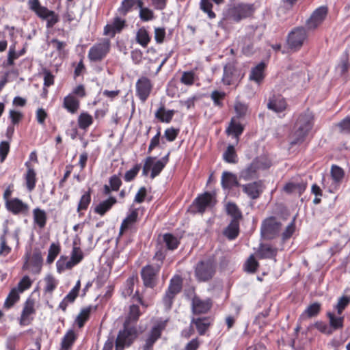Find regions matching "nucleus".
Instances as JSON below:
<instances>
[{"label": "nucleus", "mask_w": 350, "mask_h": 350, "mask_svg": "<svg viewBox=\"0 0 350 350\" xmlns=\"http://www.w3.org/2000/svg\"><path fill=\"white\" fill-rule=\"evenodd\" d=\"M79 104V100L73 94H68L64 98L63 107L72 114L78 111Z\"/></svg>", "instance_id": "nucleus-29"}, {"label": "nucleus", "mask_w": 350, "mask_h": 350, "mask_svg": "<svg viewBox=\"0 0 350 350\" xmlns=\"http://www.w3.org/2000/svg\"><path fill=\"white\" fill-rule=\"evenodd\" d=\"M125 26V20L115 17L113 21L107 24L104 28V34L113 36L117 32H120Z\"/></svg>", "instance_id": "nucleus-23"}, {"label": "nucleus", "mask_w": 350, "mask_h": 350, "mask_svg": "<svg viewBox=\"0 0 350 350\" xmlns=\"http://www.w3.org/2000/svg\"><path fill=\"white\" fill-rule=\"evenodd\" d=\"M60 252V246L59 244H56L55 243H53L51 244L49 251H48V256L46 258V262L49 264H51L57 255Z\"/></svg>", "instance_id": "nucleus-47"}, {"label": "nucleus", "mask_w": 350, "mask_h": 350, "mask_svg": "<svg viewBox=\"0 0 350 350\" xmlns=\"http://www.w3.org/2000/svg\"><path fill=\"white\" fill-rule=\"evenodd\" d=\"M159 271V265L150 264L144 267L140 273L144 285L147 288H154L157 284Z\"/></svg>", "instance_id": "nucleus-9"}, {"label": "nucleus", "mask_w": 350, "mask_h": 350, "mask_svg": "<svg viewBox=\"0 0 350 350\" xmlns=\"http://www.w3.org/2000/svg\"><path fill=\"white\" fill-rule=\"evenodd\" d=\"M248 107L246 104L240 101H236L234 104V111L236 112V118H241L245 116L247 112Z\"/></svg>", "instance_id": "nucleus-54"}, {"label": "nucleus", "mask_w": 350, "mask_h": 350, "mask_svg": "<svg viewBox=\"0 0 350 350\" xmlns=\"http://www.w3.org/2000/svg\"><path fill=\"white\" fill-rule=\"evenodd\" d=\"M265 67L266 64L264 62H260L256 66L253 67L250 73V80L260 84L265 78Z\"/></svg>", "instance_id": "nucleus-24"}, {"label": "nucleus", "mask_w": 350, "mask_h": 350, "mask_svg": "<svg viewBox=\"0 0 350 350\" xmlns=\"http://www.w3.org/2000/svg\"><path fill=\"white\" fill-rule=\"evenodd\" d=\"M129 213L122 221L120 228V234H122L123 232L131 228V226L137 221L138 219V209L133 208V206H131L129 209Z\"/></svg>", "instance_id": "nucleus-22"}, {"label": "nucleus", "mask_w": 350, "mask_h": 350, "mask_svg": "<svg viewBox=\"0 0 350 350\" xmlns=\"http://www.w3.org/2000/svg\"><path fill=\"white\" fill-rule=\"evenodd\" d=\"M174 114V110H165L164 105H162L155 112L154 116L161 122L169 123Z\"/></svg>", "instance_id": "nucleus-31"}, {"label": "nucleus", "mask_w": 350, "mask_h": 350, "mask_svg": "<svg viewBox=\"0 0 350 350\" xmlns=\"http://www.w3.org/2000/svg\"><path fill=\"white\" fill-rule=\"evenodd\" d=\"M226 93L224 92L218 90H214L211 94V98L213 101L215 106L219 107H223L222 100L224 99Z\"/></svg>", "instance_id": "nucleus-49"}, {"label": "nucleus", "mask_w": 350, "mask_h": 350, "mask_svg": "<svg viewBox=\"0 0 350 350\" xmlns=\"http://www.w3.org/2000/svg\"><path fill=\"white\" fill-rule=\"evenodd\" d=\"M35 301L33 299L28 298L24 303L23 308L21 312L19 323L21 325H27L33 320L31 317L35 314Z\"/></svg>", "instance_id": "nucleus-16"}, {"label": "nucleus", "mask_w": 350, "mask_h": 350, "mask_svg": "<svg viewBox=\"0 0 350 350\" xmlns=\"http://www.w3.org/2000/svg\"><path fill=\"white\" fill-rule=\"evenodd\" d=\"M239 222L240 221H231L225 229L224 234L228 239L233 240L239 235Z\"/></svg>", "instance_id": "nucleus-34"}, {"label": "nucleus", "mask_w": 350, "mask_h": 350, "mask_svg": "<svg viewBox=\"0 0 350 350\" xmlns=\"http://www.w3.org/2000/svg\"><path fill=\"white\" fill-rule=\"evenodd\" d=\"M91 196L90 191L85 193L81 198L78 204L77 211L86 210L90 203Z\"/></svg>", "instance_id": "nucleus-57"}, {"label": "nucleus", "mask_w": 350, "mask_h": 350, "mask_svg": "<svg viewBox=\"0 0 350 350\" xmlns=\"http://www.w3.org/2000/svg\"><path fill=\"white\" fill-rule=\"evenodd\" d=\"M281 223L275 217L266 219L261 226V233L267 239H272L279 234L281 229Z\"/></svg>", "instance_id": "nucleus-11"}, {"label": "nucleus", "mask_w": 350, "mask_h": 350, "mask_svg": "<svg viewBox=\"0 0 350 350\" xmlns=\"http://www.w3.org/2000/svg\"><path fill=\"white\" fill-rule=\"evenodd\" d=\"M110 46V41L108 39H104L101 42L94 44L88 51V59L92 62H100L109 53Z\"/></svg>", "instance_id": "nucleus-7"}, {"label": "nucleus", "mask_w": 350, "mask_h": 350, "mask_svg": "<svg viewBox=\"0 0 350 350\" xmlns=\"http://www.w3.org/2000/svg\"><path fill=\"white\" fill-rule=\"evenodd\" d=\"M117 200L115 197H109L108 199L103 200L95 206L94 211L95 213L103 216L108 212L113 206L116 204Z\"/></svg>", "instance_id": "nucleus-25"}, {"label": "nucleus", "mask_w": 350, "mask_h": 350, "mask_svg": "<svg viewBox=\"0 0 350 350\" xmlns=\"http://www.w3.org/2000/svg\"><path fill=\"white\" fill-rule=\"evenodd\" d=\"M137 336V330L135 327L130 326L127 322L124 323V329L118 333L116 340V350H123L125 347H129L133 342Z\"/></svg>", "instance_id": "nucleus-5"}, {"label": "nucleus", "mask_w": 350, "mask_h": 350, "mask_svg": "<svg viewBox=\"0 0 350 350\" xmlns=\"http://www.w3.org/2000/svg\"><path fill=\"white\" fill-rule=\"evenodd\" d=\"M226 212L232 217L231 221H240L242 219V213L238 206L232 202H229L226 204Z\"/></svg>", "instance_id": "nucleus-40"}, {"label": "nucleus", "mask_w": 350, "mask_h": 350, "mask_svg": "<svg viewBox=\"0 0 350 350\" xmlns=\"http://www.w3.org/2000/svg\"><path fill=\"white\" fill-rule=\"evenodd\" d=\"M150 39L148 31L144 27L140 28L136 33V42L142 47H146L150 42Z\"/></svg>", "instance_id": "nucleus-36"}, {"label": "nucleus", "mask_w": 350, "mask_h": 350, "mask_svg": "<svg viewBox=\"0 0 350 350\" xmlns=\"http://www.w3.org/2000/svg\"><path fill=\"white\" fill-rule=\"evenodd\" d=\"M211 307L209 300H202L198 297H194L192 300V310L195 314H204L207 312Z\"/></svg>", "instance_id": "nucleus-26"}, {"label": "nucleus", "mask_w": 350, "mask_h": 350, "mask_svg": "<svg viewBox=\"0 0 350 350\" xmlns=\"http://www.w3.org/2000/svg\"><path fill=\"white\" fill-rule=\"evenodd\" d=\"M83 258V254L80 247L74 246L71 252L70 258L62 256L56 262L57 271L62 273L66 269H71L78 265Z\"/></svg>", "instance_id": "nucleus-4"}, {"label": "nucleus", "mask_w": 350, "mask_h": 350, "mask_svg": "<svg viewBox=\"0 0 350 350\" xmlns=\"http://www.w3.org/2000/svg\"><path fill=\"white\" fill-rule=\"evenodd\" d=\"M321 305L318 302L310 305L304 312L301 314L300 319H304L306 317H313L317 316L320 312Z\"/></svg>", "instance_id": "nucleus-41"}, {"label": "nucleus", "mask_w": 350, "mask_h": 350, "mask_svg": "<svg viewBox=\"0 0 350 350\" xmlns=\"http://www.w3.org/2000/svg\"><path fill=\"white\" fill-rule=\"evenodd\" d=\"M32 284V281L29 276H24L18 283L15 288L18 290L21 293L25 290L29 288Z\"/></svg>", "instance_id": "nucleus-56"}, {"label": "nucleus", "mask_w": 350, "mask_h": 350, "mask_svg": "<svg viewBox=\"0 0 350 350\" xmlns=\"http://www.w3.org/2000/svg\"><path fill=\"white\" fill-rule=\"evenodd\" d=\"M338 128L342 133H350V116L342 120L338 124Z\"/></svg>", "instance_id": "nucleus-63"}, {"label": "nucleus", "mask_w": 350, "mask_h": 350, "mask_svg": "<svg viewBox=\"0 0 350 350\" xmlns=\"http://www.w3.org/2000/svg\"><path fill=\"white\" fill-rule=\"evenodd\" d=\"M182 288V281L180 277H174L171 279L167 291L170 293L177 295Z\"/></svg>", "instance_id": "nucleus-46"}, {"label": "nucleus", "mask_w": 350, "mask_h": 350, "mask_svg": "<svg viewBox=\"0 0 350 350\" xmlns=\"http://www.w3.org/2000/svg\"><path fill=\"white\" fill-rule=\"evenodd\" d=\"M164 167L165 166L163 163L159 161H156V157H153L152 166L150 170V178L154 179L156 176H159Z\"/></svg>", "instance_id": "nucleus-51"}, {"label": "nucleus", "mask_w": 350, "mask_h": 350, "mask_svg": "<svg viewBox=\"0 0 350 350\" xmlns=\"http://www.w3.org/2000/svg\"><path fill=\"white\" fill-rule=\"evenodd\" d=\"M306 187L307 183L304 181L290 182L285 185L284 191L287 193H297L301 196L306 190Z\"/></svg>", "instance_id": "nucleus-28"}, {"label": "nucleus", "mask_w": 350, "mask_h": 350, "mask_svg": "<svg viewBox=\"0 0 350 350\" xmlns=\"http://www.w3.org/2000/svg\"><path fill=\"white\" fill-rule=\"evenodd\" d=\"M165 327V322H161L152 327L150 333L146 339V342L143 346V350H152L155 342L160 338L162 332Z\"/></svg>", "instance_id": "nucleus-14"}, {"label": "nucleus", "mask_w": 350, "mask_h": 350, "mask_svg": "<svg viewBox=\"0 0 350 350\" xmlns=\"http://www.w3.org/2000/svg\"><path fill=\"white\" fill-rule=\"evenodd\" d=\"M139 316L140 312L139 306L133 304L130 306L129 314L124 322L128 321V324L130 325L132 322H135L137 321Z\"/></svg>", "instance_id": "nucleus-48"}, {"label": "nucleus", "mask_w": 350, "mask_h": 350, "mask_svg": "<svg viewBox=\"0 0 350 350\" xmlns=\"http://www.w3.org/2000/svg\"><path fill=\"white\" fill-rule=\"evenodd\" d=\"M153 85L146 77H140L136 82V95L144 103L150 94Z\"/></svg>", "instance_id": "nucleus-13"}, {"label": "nucleus", "mask_w": 350, "mask_h": 350, "mask_svg": "<svg viewBox=\"0 0 350 350\" xmlns=\"http://www.w3.org/2000/svg\"><path fill=\"white\" fill-rule=\"evenodd\" d=\"M166 256L165 250L163 249L162 247H159L157 249L154 256H153L152 260L155 261V263H153V265H159V269H161V267L163 265V260L165 259Z\"/></svg>", "instance_id": "nucleus-55"}, {"label": "nucleus", "mask_w": 350, "mask_h": 350, "mask_svg": "<svg viewBox=\"0 0 350 350\" xmlns=\"http://www.w3.org/2000/svg\"><path fill=\"white\" fill-rule=\"evenodd\" d=\"M286 102L280 95H273L269 100L267 108L275 113H280L284 111L286 108Z\"/></svg>", "instance_id": "nucleus-21"}, {"label": "nucleus", "mask_w": 350, "mask_h": 350, "mask_svg": "<svg viewBox=\"0 0 350 350\" xmlns=\"http://www.w3.org/2000/svg\"><path fill=\"white\" fill-rule=\"evenodd\" d=\"M243 76H240L236 66L231 63L227 64L224 68L222 82L226 85H230L237 82Z\"/></svg>", "instance_id": "nucleus-15"}, {"label": "nucleus", "mask_w": 350, "mask_h": 350, "mask_svg": "<svg viewBox=\"0 0 350 350\" xmlns=\"http://www.w3.org/2000/svg\"><path fill=\"white\" fill-rule=\"evenodd\" d=\"M277 250L269 245H260L257 255L260 258H271L276 255Z\"/></svg>", "instance_id": "nucleus-35"}, {"label": "nucleus", "mask_w": 350, "mask_h": 350, "mask_svg": "<svg viewBox=\"0 0 350 350\" xmlns=\"http://www.w3.org/2000/svg\"><path fill=\"white\" fill-rule=\"evenodd\" d=\"M78 125L81 129L85 130L93 123L92 116L87 112H82L78 117Z\"/></svg>", "instance_id": "nucleus-43"}, {"label": "nucleus", "mask_w": 350, "mask_h": 350, "mask_svg": "<svg viewBox=\"0 0 350 350\" xmlns=\"http://www.w3.org/2000/svg\"><path fill=\"white\" fill-rule=\"evenodd\" d=\"M45 286L44 291L46 293L52 294L57 286V280L51 275H48L44 278Z\"/></svg>", "instance_id": "nucleus-45"}, {"label": "nucleus", "mask_w": 350, "mask_h": 350, "mask_svg": "<svg viewBox=\"0 0 350 350\" xmlns=\"http://www.w3.org/2000/svg\"><path fill=\"white\" fill-rule=\"evenodd\" d=\"M258 267V262L253 255H251L244 265V269L248 273H255Z\"/></svg>", "instance_id": "nucleus-50"}, {"label": "nucleus", "mask_w": 350, "mask_h": 350, "mask_svg": "<svg viewBox=\"0 0 350 350\" xmlns=\"http://www.w3.org/2000/svg\"><path fill=\"white\" fill-rule=\"evenodd\" d=\"M5 207L8 211L14 215H26L29 211L28 204L16 198L7 200Z\"/></svg>", "instance_id": "nucleus-17"}, {"label": "nucleus", "mask_w": 350, "mask_h": 350, "mask_svg": "<svg viewBox=\"0 0 350 350\" xmlns=\"http://www.w3.org/2000/svg\"><path fill=\"white\" fill-rule=\"evenodd\" d=\"M350 303V297L347 296H342L338 299V303L335 306V308L337 310V312L338 314H341L345 308Z\"/></svg>", "instance_id": "nucleus-58"}, {"label": "nucleus", "mask_w": 350, "mask_h": 350, "mask_svg": "<svg viewBox=\"0 0 350 350\" xmlns=\"http://www.w3.org/2000/svg\"><path fill=\"white\" fill-rule=\"evenodd\" d=\"M139 16L144 22L152 21L154 18V12L148 8L139 10Z\"/></svg>", "instance_id": "nucleus-59"}, {"label": "nucleus", "mask_w": 350, "mask_h": 350, "mask_svg": "<svg viewBox=\"0 0 350 350\" xmlns=\"http://www.w3.org/2000/svg\"><path fill=\"white\" fill-rule=\"evenodd\" d=\"M33 222L40 229L45 227L47 220V215L45 211L40 208H36L33 210Z\"/></svg>", "instance_id": "nucleus-32"}, {"label": "nucleus", "mask_w": 350, "mask_h": 350, "mask_svg": "<svg viewBox=\"0 0 350 350\" xmlns=\"http://www.w3.org/2000/svg\"><path fill=\"white\" fill-rule=\"evenodd\" d=\"M327 8L321 6L317 8L306 21V26L308 30H314L322 24L327 15Z\"/></svg>", "instance_id": "nucleus-12"}, {"label": "nucleus", "mask_w": 350, "mask_h": 350, "mask_svg": "<svg viewBox=\"0 0 350 350\" xmlns=\"http://www.w3.org/2000/svg\"><path fill=\"white\" fill-rule=\"evenodd\" d=\"M27 168L26 172L24 174V179L25 181V186L29 191H32L37 183L36 172L33 167L29 161H27L25 163Z\"/></svg>", "instance_id": "nucleus-20"}, {"label": "nucleus", "mask_w": 350, "mask_h": 350, "mask_svg": "<svg viewBox=\"0 0 350 350\" xmlns=\"http://www.w3.org/2000/svg\"><path fill=\"white\" fill-rule=\"evenodd\" d=\"M224 160L230 163H234L237 162V154L234 148L232 145H229L227 150L224 153Z\"/></svg>", "instance_id": "nucleus-52"}, {"label": "nucleus", "mask_w": 350, "mask_h": 350, "mask_svg": "<svg viewBox=\"0 0 350 350\" xmlns=\"http://www.w3.org/2000/svg\"><path fill=\"white\" fill-rule=\"evenodd\" d=\"M307 37V32L304 27H295L289 32L287 44L291 49L298 50L303 46Z\"/></svg>", "instance_id": "nucleus-10"}, {"label": "nucleus", "mask_w": 350, "mask_h": 350, "mask_svg": "<svg viewBox=\"0 0 350 350\" xmlns=\"http://www.w3.org/2000/svg\"><path fill=\"white\" fill-rule=\"evenodd\" d=\"M215 273V265L211 260L199 262L195 268V276L199 282L211 280Z\"/></svg>", "instance_id": "nucleus-8"}, {"label": "nucleus", "mask_w": 350, "mask_h": 350, "mask_svg": "<svg viewBox=\"0 0 350 350\" xmlns=\"http://www.w3.org/2000/svg\"><path fill=\"white\" fill-rule=\"evenodd\" d=\"M21 293L15 287L12 288L4 302V307L6 308L12 307L19 300Z\"/></svg>", "instance_id": "nucleus-39"}, {"label": "nucleus", "mask_w": 350, "mask_h": 350, "mask_svg": "<svg viewBox=\"0 0 350 350\" xmlns=\"http://www.w3.org/2000/svg\"><path fill=\"white\" fill-rule=\"evenodd\" d=\"M331 175L336 183H340L344 178V170L340 167L333 165L331 168Z\"/></svg>", "instance_id": "nucleus-53"}, {"label": "nucleus", "mask_w": 350, "mask_h": 350, "mask_svg": "<svg viewBox=\"0 0 350 350\" xmlns=\"http://www.w3.org/2000/svg\"><path fill=\"white\" fill-rule=\"evenodd\" d=\"M312 114L306 111L301 114L296 122L297 130L294 133L295 138L291 140V144L295 145L302 142L312 126Z\"/></svg>", "instance_id": "nucleus-1"}, {"label": "nucleus", "mask_w": 350, "mask_h": 350, "mask_svg": "<svg viewBox=\"0 0 350 350\" xmlns=\"http://www.w3.org/2000/svg\"><path fill=\"white\" fill-rule=\"evenodd\" d=\"M163 243L167 250H174L176 249L179 245L178 238L172 234L166 233L163 236Z\"/></svg>", "instance_id": "nucleus-42"}, {"label": "nucleus", "mask_w": 350, "mask_h": 350, "mask_svg": "<svg viewBox=\"0 0 350 350\" xmlns=\"http://www.w3.org/2000/svg\"><path fill=\"white\" fill-rule=\"evenodd\" d=\"M195 81V74L192 71L184 72L180 78L182 83L186 85H191L193 84Z\"/></svg>", "instance_id": "nucleus-62"}, {"label": "nucleus", "mask_w": 350, "mask_h": 350, "mask_svg": "<svg viewBox=\"0 0 350 350\" xmlns=\"http://www.w3.org/2000/svg\"><path fill=\"white\" fill-rule=\"evenodd\" d=\"M77 338V336L75 333V332L72 329L68 330L66 334L64 336L61 346L62 349L64 350L69 349L72 346L73 343L75 342V340Z\"/></svg>", "instance_id": "nucleus-38"}, {"label": "nucleus", "mask_w": 350, "mask_h": 350, "mask_svg": "<svg viewBox=\"0 0 350 350\" xmlns=\"http://www.w3.org/2000/svg\"><path fill=\"white\" fill-rule=\"evenodd\" d=\"M95 309L96 307L89 306L81 310L75 321V323L79 328H81L84 326L85 322L89 319L92 311Z\"/></svg>", "instance_id": "nucleus-30"}, {"label": "nucleus", "mask_w": 350, "mask_h": 350, "mask_svg": "<svg viewBox=\"0 0 350 350\" xmlns=\"http://www.w3.org/2000/svg\"><path fill=\"white\" fill-rule=\"evenodd\" d=\"M271 166V163L265 159H256L248 166L241 170L240 178L245 180H250L258 177V172L260 170H265Z\"/></svg>", "instance_id": "nucleus-6"}, {"label": "nucleus", "mask_w": 350, "mask_h": 350, "mask_svg": "<svg viewBox=\"0 0 350 350\" xmlns=\"http://www.w3.org/2000/svg\"><path fill=\"white\" fill-rule=\"evenodd\" d=\"M221 184L224 189H231L234 186H240L237 177L235 174L225 171L222 173L221 178Z\"/></svg>", "instance_id": "nucleus-27"}, {"label": "nucleus", "mask_w": 350, "mask_h": 350, "mask_svg": "<svg viewBox=\"0 0 350 350\" xmlns=\"http://www.w3.org/2000/svg\"><path fill=\"white\" fill-rule=\"evenodd\" d=\"M28 6L39 18L46 20L47 28L53 27L59 21L55 12L41 5L39 0H29Z\"/></svg>", "instance_id": "nucleus-3"}, {"label": "nucleus", "mask_w": 350, "mask_h": 350, "mask_svg": "<svg viewBox=\"0 0 350 350\" xmlns=\"http://www.w3.org/2000/svg\"><path fill=\"white\" fill-rule=\"evenodd\" d=\"M295 219L287 226L285 230L283 232L282 234V239L286 241L295 232Z\"/></svg>", "instance_id": "nucleus-64"}, {"label": "nucleus", "mask_w": 350, "mask_h": 350, "mask_svg": "<svg viewBox=\"0 0 350 350\" xmlns=\"http://www.w3.org/2000/svg\"><path fill=\"white\" fill-rule=\"evenodd\" d=\"M240 187H242L243 191L252 200L258 198L264 189L262 180L254 181L248 184L241 185Z\"/></svg>", "instance_id": "nucleus-18"}, {"label": "nucleus", "mask_w": 350, "mask_h": 350, "mask_svg": "<svg viewBox=\"0 0 350 350\" xmlns=\"http://www.w3.org/2000/svg\"><path fill=\"white\" fill-rule=\"evenodd\" d=\"M254 12L252 4L239 3L230 5L226 12V17L234 22L250 17Z\"/></svg>", "instance_id": "nucleus-2"}, {"label": "nucleus", "mask_w": 350, "mask_h": 350, "mask_svg": "<svg viewBox=\"0 0 350 350\" xmlns=\"http://www.w3.org/2000/svg\"><path fill=\"white\" fill-rule=\"evenodd\" d=\"M226 131L229 135H232L237 141L239 136L241 135L243 131V127L239 122L236 121V118H232Z\"/></svg>", "instance_id": "nucleus-37"}, {"label": "nucleus", "mask_w": 350, "mask_h": 350, "mask_svg": "<svg viewBox=\"0 0 350 350\" xmlns=\"http://www.w3.org/2000/svg\"><path fill=\"white\" fill-rule=\"evenodd\" d=\"M140 169H141L140 164H136L135 165H134L133 168L128 170L125 173L124 176V180L126 182H130V181L133 180L135 178V176L137 175V174L139 173Z\"/></svg>", "instance_id": "nucleus-61"}, {"label": "nucleus", "mask_w": 350, "mask_h": 350, "mask_svg": "<svg viewBox=\"0 0 350 350\" xmlns=\"http://www.w3.org/2000/svg\"><path fill=\"white\" fill-rule=\"evenodd\" d=\"M215 204L214 196L208 192H205L198 196L195 200V206L200 213H203L207 208L212 207Z\"/></svg>", "instance_id": "nucleus-19"}, {"label": "nucleus", "mask_w": 350, "mask_h": 350, "mask_svg": "<svg viewBox=\"0 0 350 350\" xmlns=\"http://www.w3.org/2000/svg\"><path fill=\"white\" fill-rule=\"evenodd\" d=\"M327 316L329 319V325L334 329H338L343 327L344 317H336L332 312H328Z\"/></svg>", "instance_id": "nucleus-44"}, {"label": "nucleus", "mask_w": 350, "mask_h": 350, "mask_svg": "<svg viewBox=\"0 0 350 350\" xmlns=\"http://www.w3.org/2000/svg\"><path fill=\"white\" fill-rule=\"evenodd\" d=\"M211 321L208 318H196L191 320V324H194L196 327L198 334L201 336L204 335L206 331L211 325Z\"/></svg>", "instance_id": "nucleus-33"}, {"label": "nucleus", "mask_w": 350, "mask_h": 350, "mask_svg": "<svg viewBox=\"0 0 350 350\" xmlns=\"http://www.w3.org/2000/svg\"><path fill=\"white\" fill-rule=\"evenodd\" d=\"M134 5L135 0H124L120 7L118 8V12L120 14L125 16L132 9Z\"/></svg>", "instance_id": "nucleus-60"}]
</instances>
